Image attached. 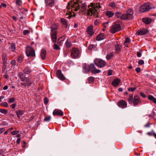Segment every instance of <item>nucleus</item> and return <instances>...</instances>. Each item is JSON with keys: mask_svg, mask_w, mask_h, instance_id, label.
I'll return each instance as SVG.
<instances>
[{"mask_svg": "<svg viewBox=\"0 0 156 156\" xmlns=\"http://www.w3.org/2000/svg\"><path fill=\"white\" fill-rule=\"evenodd\" d=\"M16 113L17 117L20 118V116L22 115L23 114V112L22 111L20 110H18L15 112Z\"/></svg>", "mask_w": 156, "mask_h": 156, "instance_id": "obj_31", "label": "nucleus"}, {"mask_svg": "<svg viewBox=\"0 0 156 156\" xmlns=\"http://www.w3.org/2000/svg\"><path fill=\"white\" fill-rule=\"evenodd\" d=\"M15 99L14 98H9L8 101L9 103H12L14 101Z\"/></svg>", "mask_w": 156, "mask_h": 156, "instance_id": "obj_49", "label": "nucleus"}, {"mask_svg": "<svg viewBox=\"0 0 156 156\" xmlns=\"http://www.w3.org/2000/svg\"><path fill=\"white\" fill-rule=\"evenodd\" d=\"M19 131H14L11 132V134L12 135H15L18 133Z\"/></svg>", "mask_w": 156, "mask_h": 156, "instance_id": "obj_56", "label": "nucleus"}, {"mask_svg": "<svg viewBox=\"0 0 156 156\" xmlns=\"http://www.w3.org/2000/svg\"><path fill=\"white\" fill-rule=\"evenodd\" d=\"M133 94H129L127 99L128 102L129 104H131L133 103Z\"/></svg>", "mask_w": 156, "mask_h": 156, "instance_id": "obj_27", "label": "nucleus"}, {"mask_svg": "<svg viewBox=\"0 0 156 156\" xmlns=\"http://www.w3.org/2000/svg\"><path fill=\"white\" fill-rule=\"evenodd\" d=\"M122 24L121 20H118L112 25L110 29V32L112 34L120 31L121 30V25Z\"/></svg>", "mask_w": 156, "mask_h": 156, "instance_id": "obj_2", "label": "nucleus"}, {"mask_svg": "<svg viewBox=\"0 0 156 156\" xmlns=\"http://www.w3.org/2000/svg\"><path fill=\"white\" fill-rule=\"evenodd\" d=\"M149 32V31L148 30L143 29L142 30L137 31L136 34L138 35H144L148 33Z\"/></svg>", "mask_w": 156, "mask_h": 156, "instance_id": "obj_15", "label": "nucleus"}, {"mask_svg": "<svg viewBox=\"0 0 156 156\" xmlns=\"http://www.w3.org/2000/svg\"><path fill=\"white\" fill-rule=\"evenodd\" d=\"M141 103L139 96L136 95L134 96L133 100V103L134 106L138 105Z\"/></svg>", "mask_w": 156, "mask_h": 156, "instance_id": "obj_11", "label": "nucleus"}, {"mask_svg": "<svg viewBox=\"0 0 156 156\" xmlns=\"http://www.w3.org/2000/svg\"><path fill=\"white\" fill-rule=\"evenodd\" d=\"M135 70L137 73H139L141 71V69L140 67H137L135 69Z\"/></svg>", "mask_w": 156, "mask_h": 156, "instance_id": "obj_59", "label": "nucleus"}, {"mask_svg": "<svg viewBox=\"0 0 156 156\" xmlns=\"http://www.w3.org/2000/svg\"><path fill=\"white\" fill-rule=\"evenodd\" d=\"M82 2L81 0H76V2L71 1L68 4L67 8L68 9H71L72 11H76L80 8L79 3H81V11L82 12L84 13L86 12L87 5L85 3H82Z\"/></svg>", "mask_w": 156, "mask_h": 156, "instance_id": "obj_1", "label": "nucleus"}, {"mask_svg": "<svg viewBox=\"0 0 156 156\" xmlns=\"http://www.w3.org/2000/svg\"><path fill=\"white\" fill-rule=\"evenodd\" d=\"M45 3L47 5H48L50 7L53 6L55 4L54 0H45Z\"/></svg>", "mask_w": 156, "mask_h": 156, "instance_id": "obj_21", "label": "nucleus"}, {"mask_svg": "<svg viewBox=\"0 0 156 156\" xmlns=\"http://www.w3.org/2000/svg\"><path fill=\"white\" fill-rule=\"evenodd\" d=\"M134 12L133 9L132 8H129L128 10L126 11V20H129L132 19L133 18V14Z\"/></svg>", "mask_w": 156, "mask_h": 156, "instance_id": "obj_7", "label": "nucleus"}, {"mask_svg": "<svg viewBox=\"0 0 156 156\" xmlns=\"http://www.w3.org/2000/svg\"><path fill=\"white\" fill-rule=\"evenodd\" d=\"M16 104L15 103L12 104L11 106V107L13 109L14 108L16 107Z\"/></svg>", "mask_w": 156, "mask_h": 156, "instance_id": "obj_64", "label": "nucleus"}, {"mask_svg": "<svg viewBox=\"0 0 156 156\" xmlns=\"http://www.w3.org/2000/svg\"><path fill=\"white\" fill-rule=\"evenodd\" d=\"M53 49L54 50H59L60 49V48L59 46L57 44L54 43L53 45Z\"/></svg>", "mask_w": 156, "mask_h": 156, "instance_id": "obj_44", "label": "nucleus"}, {"mask_svg": "<svg viewBox=\"0 0 156 156\" xmlns=\"http://www.w3.org/2000/svg\"><path fill=\"white\" fill-rule=\"evenodd\" d=\"M44 102L45 105H47L48 102V98L45 97L44 98Z\"/></svg>", "mask_w": 156, "mask_h": 156, "instance_id": "obj_51", "label": "nucleus"}, {"mask_svg": "<svg viewBox=\"0 0 156 156\" xmlns=\"http://www.w3.org/2000/svg\"><path fill=\"white\" fill-rule=\"evenodd\" d=\"M58 28V27L57 26L55 25H53L52 27H51V33L54 31H56V30Z\"/></svg>", "mask_w": 156, "mask_h": 156, "instance_id": "obj_36", "label": "nucleus"}, {"mask_svg": "<svg viewBox=\"0 0 156 156\" xmlns=\"http://www.w3.org/2000/svg\"><path fill=\"white\" fill-rule=\"evenodd\" d=\"M0 105H2V106L5 107H8V105L7 102H4L3 103H2L0 104Z\"/></svg>", "mask_w": 156, "mask_h": 156, "instance_id": "obj_50", "label": "nucleus"}, {"mask_svg": "<svg viewBox=\"0 0 156 156\" xmlns=\"http://www.w3.org/2000/svg\"><path fill=\"white\" fill-rule=\"evenodd\" d=\"M95 64L98 67L102 68L106 65V62L100 59H96L94 60Z\"/></svg>", "mask_w": 156, "mask_h": 156, "instance_id": "obj_3", "label": "nucleus"}, {"mask_svg": "<svg viewBox=\"0 0 156 156\" xmlns=\"http://www.w3.org/2000/svg\"><path fill=\"white\" fill-rule=\"evenodd\" d=\"M66 45L67 46V47L68 48H69L71 45V43L70 42H69L68 41H66Z\"/></svg>", "mask_w": 156, "mask_h": 156, "instance_id": "obj_53", "label": "nucleus"}, {"mask_svg": "<svg viewBox=\"0 0 156 156\" xmlns=\"http://www.w3.org/2000/svg\"><path fill=\"white\" fill-rule=\"evenodd\" d=\"M51 119L50 116H48L45 117L44 119V121L45 122H48Z\"/></svg>", "mask_w": 156, "mask_h": 156, "instance_id": "obj_47", "label": "nucleus"}, {"mask_svg": "<svg viewBox=\"0 0 156 156\" xmlns=\"http://www.w3.org/2000/svg\"><path fill=\"white\" fill-rule=\"evenodd\" d=\"M112 70L111 69H109L108 72V75L110 76L112 75Z\"/></svg>", "mask_w": 156, "mask_h": 156, "instance_id": "obj_58", "label": "nucleus"}, {"mask_svg": "<svg viewBox=\"0 0 156 156\" xmlns=\"http://www.w3.org/2000/svg\"><path fill=\"white\" fill-rule=\"evenodd\" d=\"M117 105L119 107L122 108H126L127 106V102L123 100H121L119 101Z\"/></svg>", "mask_w": 156, "mask_h": 156, "instance_id": "obj_12", "label": "nucleus"}, {"mask_svg": "<svg viewBox=\"0 0 156 156\" xmlns=\"http://www.w3.org/2000/svg\"><path fill=\"white\" fill-rule=\"evenodd\" d=\"M148 98L150 101H152L154 103L156 104V98H155L152 95H149Z\"/></svg>", "mask_w": 156, "mask_h": 156, "instance_id": "obj_30", "label": "nucleus"}, {"mask_svg": "<svg viewBox=\"0 0 156 156\" xmlns=\"http://www.w3.org/2000/svg\"><path fill=\"white\" fill-rule=\"evenodd\" d=\"M31 72L30 69L28 66L26 67L23 70V73L25 74H29Z\"/></svg>", "mask_w": 156, "mask_h": 156, "instance_id": "obj_28", "label": "nucleus"}, {"mask_svg": "<svg viewBox=\"0 0 156 156\" xmlns=\"http://www.w3.org/2000/svg\"><path fill=\"white\" fill-rule=\"evenodd\" d=\"M30 31L28 30H25L23 31V34L24 35H26L27 34L29 33Z\"/></svg>", "mask_w": 156, "mask_h": 156, "instance_id": "obj_55", "label": "nucleus"}, {"mask_svg": "<svg viewBox=\"0 0 156 156\" xmlns=\"http://www.w3.org/2000/svg\"><path fill=\"white\" fill-rule=\"evenodd\" d=\"M94 47L93 44H91L88 47V49L89 50H91Z\"/></svg>", "mask_w": 156, "mask_h": 156, "instance_id": "obj_60", "label": "nucleus"}, {"mask_svg": "<svg viewBox=\"0 0 156 156\" xmlns=\"http://www.w3.org/2000/svg\"><path fill=\"white\" fill-rule=\"evenodd\" d=\"M108 6L110 7H111L113 9L115 8L116 7V5L115 3L114 2H111L109 5Z\"/></svg>", "mask_w": 156, "mask_h": 156, "instance_id": "obj_41", "label": "nucleus"}, {"mask_svg": "<svg viewBox=\"0 0 156 156\" xmlns=\"http://www.w3.org/2000/svg\"><path fill=\"white\" fill-rule=\"evenodd\" d=\"M3 61H7V55L5 54H3L2 55Z\"/></svg>", "mask_w": 156, "mask_h": 156, "instance_id": "obj_48", "label": "nucleus"}, {"mask_svg": "<svg viewBox=\"0 0 156 156\" xmlns=\"http://www.w3.org/2000/svg\"><path fill=\"white\" fill-rule=\"evenodd\" d=\"M140 95L143 98H145L146 97V95L143 92H141L140 93Z\"/></svg>", "mask_w": 156, "mask_h": 156, "instance_id": "obj_61", "label": "nucleus"}, {"mask_svg": "<svg viewBox=\"0 0 156 156\" xmlns=\"http://www.w3.org/2000/svg\"><path fill=\"white\" fill-rule=\"evenodd\" d=\"M101 70L99 69H96V68L93 70H92L91 73L94 74L98 73H100Z\"/></svg>", "mask_w": 156, "mask_h": 156, "instance_id": "obj_43", "label": "nucleus"}, {"mask_svg": "<svg viewBox=\"0 0 156 156\" xmlns=\"http://www.w3.org/2000/svg\"><path fill=\"white\" fill-rule=\"evenodd\" d=\"M144 63V62L143 60H140L138 61V63L140 65H142Z\"/></svg>", "mask_w": 156, "mask_h": 156, "instance_id": "obj_57", "label": "nucleus"}, {"mask_svg": "<svg viewBox=\"0 0 156 156\" xmlns=\"http://www.w3.org/2000/svg\"><path fill=\"white\" fill-rule=\"evenodd\" d=\"M105 15L109 18L112 17L114 14V13L110 11H106L105 13Z\"/></svg>", "mask_w": 156, "mask_h": 156, "instance_id": "obj_26", "label": "nucleus"}, {"mask_svg": "<svg viewBox=\"0 0 156 156\" xmlns=\"http://www.w3.org/2000/svg\"><path fill=\"white\" fill-rule=\"evenodd\" d=\"M136 87H129L127 88V90L129 91L134 92L136 89Z\"/></svg>", "mask_w": 156, "mask_h": 156, "instance_id": "obj_42", "label": "nucleus"}, {"mask_svg": "<svg viewBox=\"0 0 156 156\" xmlns=\"http://www.w3.org/2000/svg\"><path fill=\"white\" fill-rule=\"evenodd\" d=\"M115 15V16L117 18H120L122 20H126V14H122L120 12L117 11L116 12Z\"/></svg>", "mask_w": 156, "mask_h": 156, "instance_id": "obj_10", "label": "nucleus"}, {"mask_svg": "<svg viewBox=\"0 0 156 156\" xmlns=\"http://www.w3.org/2000/svg\"><path fill=\"white\" fill-rule=\"evenodd\" d=\"M16 6L19 7L22 4V1L21 0H16Z\"/></svg>", "mask_w": 156, "mask_h": 156, "instance_id": "obj_38", "label": "nucleus"}, {"mask_svg": "<svg viewBox=\"0 0 156 156\" xmlns=\"http://www.w3.org/2000/svg\"><path fill=\"white\" fill-rule=\"evenodd\" d=\"M130 43V39L128 37H126L125 41H124V44L128 43L129 44Z\"/></svg>", "mask_w": 156, "mask_h": 156, "instance_id": "obj_45", "label": "nucleus"}, {"mask_svg": "<svg viewBox=\"0 0 156 156\" xmlns=\"http://www.w3.org/2000/svg\"><path fill=\"white\" fill-rule=\"evenodd\" d=\"M114 56L112 52L110 53L109 54H108L106 55V59L107 60L110 59L112 57Z\"/></svg>", "mask_w": 156, "mask_h": 156, "instance_id": "obj_39", "label": "nucleus"}, {"mask_svg": "<svg viewBox=\"0 0 156 156\" xmlns=\"http://www.w3.org/2000/svg\"><path fill=\"white\" fill-rule=\"evenodd\" d=\"M9 49H10L12 51H14L16 49L15 44L13 43H11L10 44Z\"/></svg>", "mask_w": 156, "mask_h": 156, "instance_id": "obj_35", "label": "nucleus"}, {"mask_svg": "<svg viewBox=\"0 0 156 156\" xmlns=\"http://www.w3.org/2000/svg\"><path fill=\"white\" fill-rule=\"evenodd\" d=\"M121 80L119 78H117L114 79L112 83V84L115 87H116L119 84Z\"/></svg>", "mask_w": 156, "mask_h": 156, "instance_id": "obj_19", "label": "nucleus"}, {"mask_svg": "<svg viewBox=\"0 0 156 156\" xmlns=\"http://www.w3.org/2000/svg\"><path fill=\"white\" fill-rule=\"evenodd\" d=\"M150 9V5L147 3L142 5L140 7V11L142 13L148 11Z\"/></svg>", "mask_w": 156, "mask_h": 156, "instance_id": "obj_5", "label": "nucleus"}, {"mask_svg": "<svg viewBox=\"0 0 156 156\" xmlns=\"http://www.w3.org/2000/svg\"><path fill=\"white\" fill-rule=\"evenodd\" d=\"M142 21L145 24H148L151 22L152 20L149 17H146L143 18Z\"/></svg>", "mask_w": 156, "mask_h": 156, "instance_id": "obj_22", "label": "nucleus"}, {"mask_svg": "<svg viewBox=\"0 0 156 156\" xmlns=\"http://www.w3.org/2000/svg\"><path fill=\"white\" fill-rule=\"evenodd\" d=\"M108 22H104L103 23V25L104 27L105 28H106V27H108V26L107 25H108Z\"/></svg>", "mask_w": 156, "mask_h": 156, "instance_id": "obj_54", "label": "nucleus"}, {"mask_svg": "<svg viewBox=\"0 0 156 156\" xmlns=\"http://www.w3.org/2000/svg\"><path fill=\"white\" fill-rule=\"evenodd\" d=\"M51 39L54 43L56 42L57 33L56 31H54L51 34Z\"/></svg>", "mask_w": 156, "mask_h": 156, "instance_id": "obj_17", "label": "nucleus"}, {"mask_svg": "<svg viewBox=\"0 0 156 156\" xmlns=\"http://www.w3.org/2000/svg\"><path fill=\"white\" fill-rule=\"evenodd\" d=\"M136 55L138 57H140L141 56L142 54L141 53L138 52H137Z\"/></svg>", "mask_w": 156, "mask_h": 156, "instance_id": "obj_63", "label": "nucleus"}, {"mask_svg": "<svg viewBox=\"0 0 156 156\" xmlns=\"http://www.w3.org/2000/svg\"><path fill=\"white\" fill-rule=\"evenodd\" d=\"M83 69L85 70L86 72H88L92 70H93L95 69L96 67L93 64H91L90 65H87L86 63L84 65Z\"/></svg>", "mask_w": 156, "mask_h": 156, "instance_id": "obj_4", "label": "nucleus"}, {"mask_svg": "<svg viewBox=\"0 0 156 156\" xmlns=\"http://www.w3.org/2000/svg\"><path fill=\"white\" fill-rule=\"evenodd\" d=\"M26 82L25 83H21L20 84L22 85H23L24 87H29L31 84L30 79L28 77H26L25 80Z\"/></svg>", "mask_w": 156, "mask_h": 156, "instance_id": "obj_14", "label": "nucleus"}, {"mask_svg": "<svg viewBox=\"0 0 156 156\" xmlns=\"http://www.w3.org/2000/svg\"><path fill=\"white\" fill-rule=\"evenodd\" d=\"M40 55L41 58L42 60L45 59L46 55V51L44 49H42L41 50Z\"/></svg>", "mask_w": 156, "mask_h": 156, "instance_id": "obj_24", "label": "nucleus"}, {"mask_svg": "<svg viewBox=\"0 0 156 156\" xmlns=\"http://www.w3.org/2000/svg\"><path fill=\"white\" fill-rule=\"evenodd\" d=\"M8 112V110L5 109H0V112L4 114H6Z\"/></svg>", "mask_w": 156, "mask_h": 156, "instance_id": "obj_46", "label": "nucleus"}, {"mask_svg": "<svg viewBox=\"0 0 156 156\" xmlns=\"http://www.w3.org/2000/svg\"><path fill=\"white\" fill-rule=\"evenodd\" d=\"M23 57L21 55H20V56H18V58L17 59V64L18 63H21L23 61Z\"/></svg>", "mask_w": 156, "mask_h": 156, "instance_id": "obj_33", "label": "nucleus"}, {"mask_svg": "<svg viewBox=\"0 0 156 156\" xmlns=\"http://www.w3.org/2000/svg\"><path fill=\"white\" fill-rule=\"evenodd\" d=\"M93 30V27L91 25L88 27L87 29V33L90 36H92L94 34V32Z\"/></svg>", "mask_w": 156, "mask_h": 156, "instance_id": "obj_20", "label": "nucleus"}, {"mask_svg": "<svg viewBox=\"0 0 156 156\" xmlns=\"http://www.w3.org/2000/svg\"><path fill=\"white\" fill-rule=\"evenodd\" d=\"M26 54L27 56H35V50L32 48H29L26 49Z\"/></svg>", "mask_w": 156, "mask_h": 156, "instance_id": "obj_8", "label": "nucleus"}, {"mask_svg": "<svg viewBox=\"0 0 156 156\" xmlns=\"http://www.w3.org/2000/svg\"><path fill=\"white\" fill-rule=\"evenodd\" d=\"M5 130V129L4 128H0V134L2 133Z\"/></svg>", "mask_w": 156, "mask_h": 156, "instance_id": "obj_62", "label": "nucleus"}, {"mask_svg": "<svg viewBox=\"0 0 156 156\" xmlns=\"http://www.w3.org/2000/svg\"><path fill=\"white\" fill-rule=\"evenodd\" d=\"M11 64H12L13 66H15L16 65L17 66V64L16 65V61L15 59L12 60L11 62Z\"/></svg>", "mask_w": 156, "mask_h": 156, "instance_id": "obj_52", "label": "nucleus"}, {"mask_svg": "<svg viewBox=\"0 0 156 156\" xmlns=\"http://www.w3.org/2000/svg\"><path fill=\"white\" fill-rule=\"evenodd\" d=\"M147 134L149 136H153L155 138H156V134L153 130H152L150 132H148L147 133Z\"/></svg>", "mask_w": 156, "mask_h": 156, "instance_id": "obj_34", "label": "nucleus"}, {"mask_svg": "<svg viewBox=\"0 0 156 156\" xmlns=\"http://www.w3.org/2000/svg\"><path fill=\"white\" fill-rule=\"evenodd\" d=\"M98 10L96 9L95 8H93V9L89 8L88 10L87 15L92 16V15L94 14L95 15H98L99 13L98 12Z\"/></svg>", "mask_w": 156, "mask_h": 156, "instance_id": "obj_9", "label": "nucleus"}, {"mask_svg": "<svg viewBox=\"0 0 156 156\" xmlns=\"http://www.w3.org/2000/svg\"><path fill=\"white\" fill-rule=\"evenodd\" d=\"M66 17L68 19H70L73 16L72 12H69V13H66L65 15Z\"/></svg>", "mask_w": 156, "mask_h": 156, "instance_id": "obj_37", "label": "nucleus"}, {"mask_svg": "<svg viewBox=\"0 0 156 156\" xmlns=\"http://www.w3.org/2000/svg\"><path fill=\"white\" fill-rule=\"evenodd\" d=\"M94 78L92 76H90L88 79L89 83H90L93 82L94 80Z\"/></svg>", "mask_w": 156, "mask_h": 156, "instance_id": "obj_40", "label": "nucleus"}, {"mask_svg": "<svg viewBox=\"0 0 156 156\" xmlns=\"http://www.w3.org/2000/svg\"><path fill=\"white\" fill-rule=\"evenodd\" d=\"M53 115L54 116H62L63 115V113L62 111L58 109H55L53 112Z\"/></svg>", "mask_w": 156, "mask_h": 156, "instance_id": "obj_13", "label": "nucleus"}, {"mask_svg": "<svg viewBox=\"0 0 156 156\" xmlns=\"http://www.w3.org/2000/svg\"><path fill=\"white\" fill-rule=\"evenodd\" d=\"M122 48L121 45L119 44H117L115 45V51L117 54H120L122 50Z\"/></svg>", "mask_w": 156, "mask_h": 156, "instance_id": "obj_18", "label": "nucleus"}, {"mask_svg": "<svg viewBox=\"0 0 156 156\" xmlns=\"http://www.w3.org/2000/svg\"><path fill=\"white\" fill-rule=\"evenodd\" d=\"M91 6L92 7V8H101V6L100 5V3H91Z\"/></svg>", "mask_w": 156, "mask_h": 156, "instance_id": "obj_32", "label": "nucleus"}, {"mask_svg": "<svg viewBox=\"0 0 156 156\" xmlns=\"http://www.w3.org/2000/svg\"><path fill=\"white\" fill-rule=\"evenodd\" d=\"M61 21L62 24L64 26L65 28H66L68 26V23L67 21L64 18H61Z\"/></svg>", "mask_w": 156, "mask_h": 156, "instance_id": "obj_29", "label": "nucleus"}, {"mask_svg": "<svg viewBox=\"0 0 156 156\" xmlns=\"http://www.w3.org/2000/svg\"><path fill=\"white\" fill-rule=\"evenodd\" d=\"M105 38V34L103 33H101L97 36L96 39L97 41H100L104 39Z\"/></svg>", "mask_w": 156, "mask_h": 156, "instance_id": "obj_23", "label": "nucleus"}, {"mask_svg": "<svg viewBox=\"0 0 156 156\" xmlns=\"http://www.w3.org/2000/svg\"><path fill=\"white\" fill-rule=\"evenodd\" d=\"M56 75L58 78L62 80H64L66 78L64 76L62 73L61 71L60 70H58L56 72Z\"/></svg>", "mask_w": 156, "mask_h": 156, "instance_id": "obj_16", "label": "nucleus"}, {"mask_svg": "<svg viewBox=\"0 0 156 156\" xmlns=\"http://www.w3.org/2000/svg\"><path fill=\"white\" fill-rule=\"evenodd\" d=\"M19 76L20 80L22 81H24L26 78L25 75L22 72H20L19 73Z\"/></svg>", "mask_w": 156, "mask_h": 156, "instance_id": "obj_25", "label": "nucleus"}, {"mask_svg": "<svg viewBox=\"0 0 156 156\" xmlns=\"http://www.w3.org/2000/svg\"><path fill=\"white\" fill-rule=\"evenodd\" d=\"M79 50L76 48H73L71 53V56L73 58H76L79 57L80 55Z\"/></svg>", "mask_w": 156, "mask_h": 156, "instance_id": "obj_6", "label": "nucleus"}]
</instances>
